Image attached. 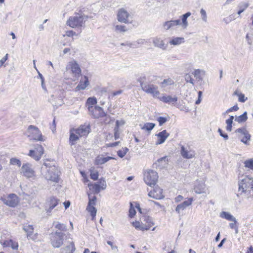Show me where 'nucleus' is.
Instances as JSON below:
<instances>
[{"label": "nucleus", "instance_id": "f257e3e1", "mask_svg": "<svg viewBox=\"0 0 253 253\" xmlns=\"http://www.w3.org/2000/svg\"><path fill=\"white\" fill-rule=\"evenodd\" d=\"M41 170L46 180L55 183L58 182L60 172L56 166L51 165L48 162H45L42 167Z\"/></svg>", "mask_w": 253, "mask_h": 253}, {"label": "nucleus", "instance_id": "f03ea898", "mask_svg": "<svg viewBox=\"0 0 253 253\" xmlns=\"http://www.w3.org/2000/svg\"><path fill=\"white\" fill-rule=\"evenodd\" d=\"M87 18L88 16L80 14L70 16L67 20L66 24L73 28H80L83 27L85 20Z\"/></svg>", "mask_w": 253, "mask_h": 253}, {"label": "nucleus", "instance_id": "7ed1b4c3", "mask_svg": "<svg viewBox=\"0 0 253 253\" xmlns=\"http://www.w3.org/2000/svg\"><path fill=\"white\" fill-rule=\"evenodd\" d=\"M253 180L252 178L246 176L239 181V191L242 193L250 192L253 188Z\"/></svg>", "mask_w": 253, "mask_h": 253}, {"label": "nucleus", "instance_id": "20e7f679", "mask_svg": "<svg viewBox=\"0 0 253 253\" xmlns=\"http://www.w3.org/2000/svg\"><path fill=\"white\" fill-rule=\"evenodd\" d=\"M140 85L144 91L147 93L152 94L154 98H159L160 93L157 86L142 82H140Z\"/></svg>", "mask_w": 253, "mask_h": 253}, {"label": "nucleus", "instance_id": "39448f33", "mask_svg": "<svg viewBox=\"0 0 253 253\" xmlns=\"http://www.w3.org/2000/svg\"><path fill=\"white\" fill-rule=\"evenodd\" d=\"M28 137L36 141H43L44 139L39 129L32 125L30 126L26 132Z\"/></svg>", "mask_w": 253, "mask_h": 253}, {"label": "nucleus", "instance_id": "423d86ee", "mask_svg": "<svg viewBox=\"0 0 253 253\" xmlns=\"http://www.w3.org/2000/svg\"><path fill=\"white\" fill-rule=\"evenodd\" d=\"M158 173L153 170H148L144 173V180L145 183L150 186L156 185L158 179Z\"/></svg>", "mask_w": 253, "mask_h": 253}, {"label": "nucleus", "instance_id": "0eeeda50", "mask_svg": "<svg viewBox=\"0 0 253 253\" xmlns=\"http://www.w3.org/2000/svg\"><path fill=\"white\" fill-rule=\"evenodd\" d=\"M65 234L62 232L56 231L50 235V241L52 246L54 248H59L62 244L63 237Z\"/></svg>", "mask_w": 253, "mask_h": 253}, {"label": "nucleus", "instance_id": "6e6552de", "mask_svg": "<svg viewBox=\"0 0 253 253\" xmlns=\"http://www.w3.org/2000/svg\"><path fill=\"white\" fill-rule=\"evenodd\" d=\"M0 200L4 204L11 207H15L19 202L18 197L14 194H10L8 196L1 197Z\"/></svg>", "mask_w": 253, "mask_h": 253}, {"label": "nucleus", "instance_id": "1a4fd4ad", "mask_svg": "<svg viewBox=\"0 0 253 253\" xmlns=\"http://www.w3.org/2000/svg\"><path fill=\"white\" fill-rule=\"evenodd\" d=\"M21 172L28 178L32 177L35 175V172L32 168V166L29 163L23 164L21 167Z\"/></svg>", "mask_w": 253, "mask_h": 253}, {"label": "nucleus", "instance_id": "9d476101", "mask_svg": "<svg viewBox=\"0 0 253 253\" xmlns=\"http://www.w3.org/2000/svg\"><path fill=\"white\" fill-rule=\"evenodd\" d=\"M194 190L198 194L206 193L205 181L204 180H197L195 182Z\"/></svg>", "mask_w": 253, "mask_h": 253}, {"label": "nucleus", "instance_id": "9b49d317", "mask_svg": "<svg viewBox=\"0 0 253 253\" xmlns=\"http://www.w3.org/2000/svg\"><path fill=\"white\" fill-rule=\"evenodd\" d=\"M89 114L94 118L103 117L106 115L103 111V109L98 106H95L91 110L88 111Z\"/></svg>", "mask_w": 253, "mask_h": 253}, {"label": "nucleus", "instance_id": "f8f14e48", "mask_svg": "<svg viewBox=\"0 0 253 253\" xmlns=\"http://www.w3.org/2000/svg\"><path fill=\"white\" fill-rule=\"evenodd\" d=\"M67 68L71 69L73 76L75 77H79L81 73V69L79 64L75 61L69 62Z\"/></svg>", "mask_w": 253, "mask_h": 253}, {"label": "nucleus", "instance_id": "ddd939ff", "mask_svg": "<svg viewBox=\"0 0 253 253\" xmlns=\"http://www.w3.org/2000/svg\"><path fill=\"white\" fill-rule=\"evenodd\" d=\"M59 200L53 197H50L46 202L45 211L47 213H50L52 210L56 207Z\"/></svg>", "mask_w": 253, "mask_h": 253}, {"label": "nucleus", "instance_id": "4468645a", "mask_svg": "<svg viewBox=\"0 0 253 253\" xmlns=\"http://www.w3.org/2000/svg\"><path fill=\"white\" fill-rule=\"evenodd\" d=\"M148 196L155 199L160 200L163 199L164 196L163 194V189L158 186L155 187L153 190L150 191Z\"/></svg>", "mask_w": 253, "mask_h": 253}, {"label": "nucleus", "instance_id": "2eb2a0df", "mask_svg": "<svg viewBox=\"0 0 253 253\" xmlns=\"http://www.w3.org/2000/svg\"><path fill=\"white\" fill-rule=\"evenodd\" d=\"M129 16V14L125 8H122L119 10L117 17L119 22L125 23H127Z\"/></svg>", "mask_w": 253, "mask_h": 253}, {"label": "nucleus", "instance_id": "dca6fc26", "mask_svg": "<svg viewBox=\"0 0 253 253\" xmlns=\"http://www.w3.org/2000/svg\"><path fill=\"white\" fill-rule=\"evenodd\" d=\"M106 188V183L104 178H101L99 181L95 183L92 185V189L95 193L98 194L100 192L101 189L104 190Z\"/></svg>", "mask_w": 253, "mask_h": 253}, {"label": "nucleus", "instance_id": "f3484780", "mask_svg": "<svg viewBox=\"0 0 253 253\" xmlns=\"http://www.w3.org/2000/svg\"><path fill=\"white\" fill-rule=\"evenodd\" d=\"M23 229L27 233V238L30 240H36L37 239V234H33L34 227L32 225H26L23 227Z\"/></svg>", "mask_w": 253, "mask_h": 253}, {"label": "nucleus", "instance_id": "a211bd4d", "mask_svg": "<svg viewBox=\"0 0 253 253\" xmlns=\"http://www.w3.org/2000/svg\"><path fill=\"white\" fill-rule=\"evenodd\" d=\"M180 154L183 158L190 159L195 157V153L192 150H188L184 146H181L180 149Z\"/></svg>", "mask_w": 253, "mask_h": 253}, {"label": "nucleus", "instance_id": "6ab92c4d", "mask_svg": "<svg viewBox=\"0 0 253 253\" xmlns=\"http://www.w3.org/2000/svg\"><path fill=\"white\" fill-rule=\"evenodd\" d=\"M168 164V159L167 156L163 157L158 159L157 162L153 164V166L156 169H160L166 168Z\"/></svg>", "mask_w": 253, "mask_h": 253}, {"label": "nucleus", "instance_id": "aec40b11", "mask_svg": "<svg viewBox=\"0 0 253 253\" xmlns=\"http://www.w3.org/2000/svg\"><path fill=\"white\" fill-rule=\"evenodd\" d=\"M158 137L157 145H160L165 142L166 139L169 136V133L166 130H164L156 135Z\"/></svg>", "mask_w": 253, "mask_h": 253}, {"label": "nucleus", "instance_id": "412c9836", "mask_svg": "<svg viewBox=\"0 0 253 253\" xmlns=\"http://www.w3.org/2000/svg\"><path fill=\"white\" fill-rule=\"evenodd\" d=\"M49 100L52 105L56 108L61 106L63 104V100L61 96L59 97L52 95L49 99Z\"/></svg>", "mask_w": 253, "mask_h": 253}, {"label": "nucleus", "instance_id": "4be33fe9", "mask_svg": "<svg viewBox=\"0 0 253 253\" xmlns=\"http://www.w3.org/2000/svg\"><path fill=\"white\" fill-rule=\"evenodd\" d=\"M90 127L87 126H81L76 130V133L80 136L87 135L89 132Z\"/></svg>", "mask_w": 253, "mask_h": 253}, {"label": "nucleus", "instance_id": "5701e85b", "mask_svg": "<svg viewBox=\"0 0 253 253\" xmlns=\"http://www.w3.org/2000/svg\"><path fill=\"white\" fill-rule=\"evenodd\" d=\"M76 248L73 241H68L67 244L61 249V253H73Z\"/></svg>", "mask_w": 253, "mask_h": 253}, {"label": "nucleus", "instance_id": "b1692460", "mask_svg": "<svg viewBox=\"0 0 253 253\" xmlns=\"http://www.w3.org/2000/svg\"><path fill=\"white\" fill-rule=\"evenodd\" d=\"M158 99L160 101L166 103H174L176 102L178 100V98L176 96H174V97H172L170 95H166L164 94H163L162 96H160Z\"/></svg>", "mask_w": 253, "mask_h": 253}, {"label": "nucleus", "instance_id": "393cba45", "mask_svg": "<svg viewBox=\"0 0 253 253\" xmlns=\"http://www.w3.org/2000/svg\"><path fill=\"white\" fill-rule=\"evenodd\" d=\"M89 84V81L86 76H84L82 78L78 85L76 86L75 89L76 91L79 90H84Z\"/></svg>", "mask_w": 253, "mask_h": 253}, {"label": "nucleus", "instance_id": "a878e982", "mask_svg": "<svg viewBox=\"0 0 253 253\" xmlns=\"http://www.w3.org/2000/svg\"><path fill=\"white\" fill-rule=\"evenodd\" d=\"M97 103V99L95 97H90L87 99L85 106L87 108L88 111L91 110Z\"/></svg>", "mask_w": 253, "mask_h": 253}, {"label": "nucleus", "instance_id": "bb28decb", "mask_svg": "<svg viewBox=\"0 0 253 253\" xmlns=\"http://www.w3.org/2000/svg\"><path fill=\"white\" fill-rule=\"evenodd\" d=\"M153 43L154 45L163 50H166L167 45L165 44L164 41L160 38L155 37L153 39Z\"/></svg>", "mask_w": 253, "mask_h": 253}, {"label": "nucleus", "instance_id": "cd10ccee", "mask_svg": "<svg viewBox=\"0 0 253 253\" xmlns=\"http://www.w3.org/2000/svg\"><path fill=\"white\" fill-rule=\"evenodd\" d=\"M191 15L190 12H187L180 16L181 20L180 25L184 29H186L188 26L187 18Z\"/></svg>", "mask_w": 253, "mask_h": 253}, {"label": "nucleus", "instance_id": "c85d7f7f", "mask_svg": "<svg viewBox=\"0 0 253 253\" xmlns=\"http://www.w3.org/2000/svg\"><path fill=\"white\" fill-rule=\"evenodd\" d=\"M142 220L145 222L144 226L145 228H148V230L154 224L152 218L149 216H143Z\"/></svg>", "mask_w": 253, "mask_h": 253}, {"label": "nucleus", "instance_id": "c756f323", "mask_svg": "<svg viewBox=\"0 0 253 253\" xmlns=\"http://www.w3.org/2000/svg\"><path fill=\"white\" fill-rule=\"evenodd\" d=\"M185 42L184 38L182 37L173 38L169 42L170 45H177Z\"/></svg>", "mask_w": 253, "mask_h": 253}, {"label": "nucleus", "instance_id": "7c9ffc66", "mask_svg": "<svg viewBox=\"0 0 253 253\" xmlns=\"http://www.w3.org/2000/svg\"><path fill=\"white\" fill-rule=\"evenodd\" d=\"M220 217L225 218L229 221L237 222L236 218L230 213L226 211H222L220 213Z\"/></svg>", "mask_w": 253, "mask_h": 253}, {"label": "nucleus", "instance_id": "2f4dec72", "mask_svg": "<svg viewBox=\"0 0 253 253\" xmlns=\"http://www.w3.org/2000/svg\"><path fill=\"white\" fill-rule=\"evenodd\" d=\"M194 77L199 81L203 80V77L205 75V71L200 69L195 70L192 73Z\"/></svg>", "mask_w": 253, "mask_h": 253}, {"label": "nucleus", "instance_id": "473e14b6", "mask_svg": "<svg viewBox=\"0 0 253 253\" xmlns=\"http://www.w3.org/2000/svg\"><path fill=\"white\" fill-rule=\"evenodd\" d=\"M114 158L112 157H97L95 160V163L97 165H102L105 164L109 160L113 159Z\"/></svg>", "mask_w": 253, "mask_h": 253}, {"label": "nucleus", "instance_id": "72a5a7b5", "mask_svg": "<svg viewBox=\"0 0 253 253\" xmlns=\"http://www.w3.org/2000/svg\"><path fill=\"white\" fill-rule=\"evenodd\" d=\"M248 119L247 112H245L242 115L236 117L235 121L238 122L239 123L245 122Z\"/></svg>", "mask_w": 253, "mask_h": 253}, {"label": "nucleus", "instance_id": "f704fd0d", "mask_svg": "<svg viewBox=\"0 0 253 253\" xmlns=\"http://www.w3.org/2000/svg\"><path fill=\"white\" fill-rule=\"evenodd\" d=\"M234 117L233 116H230V118L226 120V124H227V126L226 127V129L228 131H231L232 130V124L233 120Z\"/></svg>", "mask_w": 253, "mask_h": 253}, {"label": "nucleus", "instance_id": "c9c22d12", "mask_svg": "<svg viewBox=\"0 0 253 253\" xmlns=\"http://www.w3.org/2000/svg\"><path fill=\"white\" fill-rule=\"evenodd\" d=\"M86 210L90 213L93 220L96 214V209L94 206H87Z\"/></svg>", "mask_w": 253, "mask_h": 253}, {"label": "nucleus", "instance_id": "e433bc0d", "mask_svg": "<svg viewBox=\"0 0 253 253\" xmlns=\"http://www.w3.org/2000/svg\"><path fill=\"white\" fill-rule=\"evenodd\" d=\"M249 4L248 3H246V2L240 3L238 5L239 10L237 12L238 14L240 15L242 12H243L249 7Z\"/></svg>", "mask_w": 253, "mask_h": 253}, {"label": "nucleus", "instance_id": "4c0bfd02", "mask_svg": "<svg viewBox=\"0 0 253 253\" xmlns=\"http://www.w3.org/2000/svg\"><path fill=\"white\" fill-rule=\"evenodd\" d=\"M132 225L137 229H139L142 231L148 230V228H145L144 226V223H140L139 221H135L132 222Z\"/></svg>", "mask_w": 253, "mask_h": 253}, {"label": "nucleus", "instance_id": "58836bf2", "mask_svg": "<svg viewBox=\"0 0 253 253\" xmlns=\"http://www.w3.org/2000/svg\"><path fill=\"white\" fill-rule=\"evenodd\" d=\"M155 126V124L152 123H146L141 127L142 129L146 130L148 131L152 130Z\"/></svg>", "mask_w": 253, "mask_h": 253}, {"label": "nucleus", "instance_id": "ea45409f", "mask_svg": "<svg viewBox=\"0 0 253 253\" xmlns=\"http://www.w3.org/2000/svg\"><path fill=\"white\" fill-rule=\"evenodd\" d=\"M35 151L37 154V156L35 158L37 159V161H39L43 154V148L41 145H39Z\"/></svg>", "mask_w": 253, "mask_h": 253}, {"label": "nucleus", "instance_id": "a19ab883", "mask_svg": "<svg viewBox=\"0 0 253 253\" xmlns=\"http://www.w3.org/2000/svg\"><path fill=\"white\" fill-rule=\"evenodd\" d=\"M162 84L163 87H165L167 85H173L174 84V81L171 78H168L167 79L164 80V81L162 82Z\"/></svg>", "mask_w": 253, "mask_h": 253}, {"label": "nucleus", "instance_id": "79ce46f5", "mask_svg": "<svg viewBox=\"0 0 253 253\" xmlns=\"http://www.w3.org/2000/svg\"><path fill=\"white\" fill-rule=\"evenodd\" d=\"M79 139V137L73 132L70 133L69 141L71 145L75 144V142Z\"/></svg>", "mask_w": 253, "mask_h": 253}, {"label": "nucleus", "instance_id": "37998d69", "mask_svg": "<svg viewBox=\"0 0 253 253\" xmlns=\"http://www.w3.org/2000/svg\"><path fill=\"white\" fill-rule=\"evenodd\" d=\"M55 227L58 230L61 231H65L67 230L66 226L63 223H60L59 222H55Z\"/></svg>", "mask_w": 253, "mask_h": 253}, {"label": "nucleus", "instance_id": "c03bdc74", "mask_svg": "<svg viewBox=\"0 0 253 253\" xmlns=\"http://www.w3.org/2000/svg\"><path fill=\"white\" fill-rule=\"evenodd\" d=\"M244 135V137L241 139V141L245 144H248V141L251 140V135L249 131L246 132Z\"/></svg>", "mask_w": 253, "mask_h": 253}, {"label": "nucleus", "instance_id": "a18cd8bd", "mask_svg": "<svg viewBox=\"0 0 253 253\" xmlns=\"http://www.w3.org/2000/svg\"><path fill=\"white\" fill-rule=\"evenodd\" d=\"M10 164L12 165H17L18 167H20L21 165V162L20 160L17 158H12L10 160Z\"/></svg>", "mask_w": 253, "mask_h": 253}, {"label": "nucleus", "instance_id": "49530a36", "mask_svg": "<svg viewBox=\"0 0 253 253\" xmlns=\"http://www.w3.org/2000/svg\"><path fill=\"white\" fill-rule=\"evenodd\" d=\"M245 167L253 170V159L247 160L244 162Z\"/></svg>", "mask_w": 253, "mask_h": 253}, {"label": "nucleus", "instance_id": "de8ad7c7", "mask_svg": "<svg viewBox=\"0 0 253 253\" xmlns=\"http://www.w3.org/2000/svg\"><path fill=\"white\" fill-rule=\"evenodd\" d=\"M128 151V149L126 147H125L123 148L122 150L118 151L117 154L120 158H123L126 155Z\"/></svg>", "mask_w": 253, "mask_h": 253}, {"label": "nucleus", "instance_id": "09e8293b", "mask_svg": "<svg viewBox=\"0 0 253 253\" xmlns=\"http://www.w3.org/2000/svg\"><path fill=\"white\" fill-rule=\"evenodd\" d=\"M89 201L88 203L87 206H94L95 205L96 201V197L95 196H92V197H90L89 195Z\"/></svg>", "mask_w": 253, "mask_h": 253}, {"label": "nucleus", "instance_id": "8fccbe9b", "mask_svg": "<svg viewBox=\"0 0 253 253\" xmlns=\"http://www.w3.org/2000/svg\"><path fill=\"white\" fill-rule=\"evenodd\" d=\"M115 29L116 31H119L120 32H125L127 31L126 26L124 25H116L115 27Z\"/></svg>", "mask_w": 253, "mask_h": 253}, {"label": "nucleus", "instance_id": "3c124183", "mask_svg": "<svg viewBox=\"0 0 253 253\" xmlns=\"http://www.w3.org/2000/svg\"><path fill=\"white\" fill-rule=\"evenodd\" d=\"M186 207L183 205L182 203H181L179 205H178L175 209V211L178 213H180L181 212V211H182L186 209Z\"/></svg>", "mask_w": 253, "mask_h": 253}, {"label": "nucleus", "instance_id": "603ef678", "mask_svg": "<svg viewBox=\"0 0 253 253\" xmlns=\"http://www.w3.org/2000/svg\"><path fill=\"white\" fill-rule=\"evenodd\" d=\"M157 121L159 122V126H163L165 123H166L168 120L166 117H159L157 118Z\"/></svg>", "mask_w": 253, "mask_h": 253}, {"label": "nucleus", "instance_id": "864d4df0", "mask_svg": "<svg viewBox=\"0 0 253 253\" xmlns=\"http://www.w3.org/2000/svg\"><path fill=\"white\" fill-rule=\"evenodd\" d=\"M169 22L170 24L171 28H172L176 26L180 25V19L170 20Z\"/></svg>", "mask_w": 253, "mask_h": 253}, {"label": "nucleus", "instance_id": "5fc2aeb1", "mask_svg": "<svg viewBox=\"0 0 253 253\" xmlns=\"http://www.w3.org/2000/svg\"><path fill=\"white\" fill-rule=\"evenodd\" d=\"M185 80L187 83H190L193 85L194 84V80L189 74H186L185 76Z\"/></svg>", "mask_w": 253, "mask_h": 253}, {"label": "nucleus", "instance_id": "6e6d98bb", "mask_svg": "<svg viewBox=\"0 0 253 253\" xmlns=\"http://www.w3.org/2000/svg\"><path fill=\"white\" fill-rule=\"evenodd\" d=\"M200 13L201 15V18L203 21L207 22V16L206 11L202 8L200 10Z\"/></svg>", "mask_w": 253, "mask_h": 253}, {"label": "nucleus", "instance_id": "4d7b16f0", "mask_svg": "<svg viewBox=\"0 0 253 253\" xmlns=\"http://www.w3.org/2000/svg\"><path fill=\"white\" fill-rule=\"evenodd\" d=\"M239 109V107H238L237 105H235L233 106V107L230 108L228 110L226 111L225 113H224L223 114L225 115L226 114H228L229 112H232V111H237Z\"/></svg>", "mask_w": 253, "mask_h": 253}, {"label": "nucleus", "instance_id": "13d9d810", "mask_svg": "<svg viewBox=\"0 0 253 253\" xmlns=\"http://www.w3.org/2000/svg\"><path fill=\"white\" fill-rule=\"evenodd\" d=\"M136 213V211L134 209V208L132 207V204L130 203V207L129 210V216L130 217H132L135 215Z\"/></svg>", "mask_w": 253, "mask_h": 253}, {"label": "nucleus", "instance_id": "bf43d9fd", "mask_svg": "<svg viewBox=\"0 0 253 253\" xmlns=\"http://www.w3.org/2000/svg\"><path fill=\"white\" fill-rule=\"evenodd\" d=\"M193 201V198H190L188 199V200L185 201L183 202H182V203L183 204V205H184L185 206V207L187 208V207L189 206L190 205H191L192 204Z\"/></svg>", "mask_w": 253, "mask_h": 253}, {"label": "nucleus", "instance_id": "052dcab7", "mask_svg": "<svg viewBox=\"0 0 253 253\" xmlns=\"http://www.w3.org/2000/svg\"><path fill=\"white\" fill-rule=\"evenodd\" d=\"M248 131L244 127H241L237 128L236 130V132L240 133L243 135H244Z\"/></svg>", "mask_w": 253, "mask_h": 253}, {"label": "nucleus", "instance_id": "680f3d73", "mask_svg": "<svg viewBox=\"0 0 253 253\" xmlns=\"http://www.w3.org/2000/svg\"><path fill=\"white\" fill-rule=\"evenodd\" d=\"M29 156L32 157L33 159H34L35 160L37 161V159L35 158L37 156V154L36 153V151L34 150H31L29 151Z\"/></svg>", "mask_w": 253, "mask_h": 253}, {"label": "nucleus", "instance_id": "e2e57ef3", "mask_svg": "<svg viewBox=\"0 0 253 253\" xmlns=\"http://www.w3.org/2000/svg\"><path fill=\"white\" fill-rule=\"evenodd\" d=\"M246 39L248 42V44H249L250 45H252L253 43V38H252V36H250L249 34H247L246 36Z\"/></svg>", "mask_w": 253, "mask_h": 253}, {"label": "nucleus", "instance_id": "0e129e2a", "mask_svg": "<svg viewBox=\"0 0 253 253\" xmlns=\"http://www.w3.org/2000/svg\"><path fill=\"white\" fill-rule=\"evenodd\" d=\"M218 132L219 133L220 135L223 137L225 140H227L228 139V136L226 133H224L220 128H218Z\"/></svg>", "mask_w": 253, "mask_h": 253}, {"label": "nucleus", "instance_id": "69168bd1", "mask_svg": "<svg viewBox=\"0 0 253 253\" xmlns=\"http://www.w3.org/2000/svg\"><path fill=\"white\" fill-rule=\"evenodd\" d=\"M163 27L166 30L170 29L171 28V26L169 21L164 22L163 24Z\"/></svg>", "mask_w": 253, "mask_h": 253}, {"label": "nucleus", "instance_id": "338daca9", "mask_svg": "<svg viewBox=\"0 0 253 253\" xmlns=\"http://www.w3.org/2000/svg\"><path fill=\"white\" fill-rule=\"evenodd\" d=\"M98 172H91L90 173V178L94 180H96L98 179Z\"/></svg>", "mask_w": 253, "mask_h": 253}, {"label": "nucleus", "instance_id": "774afa93", "mask_svg": "<svg viewBox=\"0 0 253 253\" xmlns=\"http://www.w3.org/2000/svg\"><path fill=\"white\" fill-rule=\"evenodd\" d=\"M247 100V98L245 97L244 94L240 93L239 95V101L241 102H244Z\"/></svg>", "mask_w": 253, "mask_h": 253}]
</instances>
